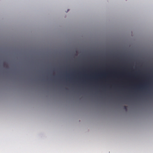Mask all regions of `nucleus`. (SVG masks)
I'll return each instance as SVG.
<instances>
[{"label": "nucleus", "mask_w": 153, "mask_h": 153, "mask_svg": "<svg viewBox=\"0 0 153 153\" xmlns=\"http://www.w3.org/2000/svg\"><path fill=\"white\" fill-rule=\"evenodd\" d=\"M124 108L126 111H127V107L126 106H124Z\"/></svg>", "instance_id": "obj_1"}, {"label": "nucleus", "mask_w": 153, "mask_h": 153, "mask_svg": "<svg viewBox=\"0 0 153 153\" xmlns=\"http://www.w3.org/2000/svg\"><path fill=\"white\" fill-rule=\"evenodd\" d=\"M68 10H67V12H68Z\"/></svg>", "instance_id": "obj_2"}, {"label": "nucleus", "mask_w": 153, "mask_h": 153, "mask_svg": "<svg viewBox=\"0 0 153 153\" xmlns=\"http://www.w3.org/2000/svg\"><path fill=\"white\" fill-rule=\"evenodd\" d=\"M68 10H67V12H68Z\"/></svg>", "instance_id": "obj_3"}]
</instances>
